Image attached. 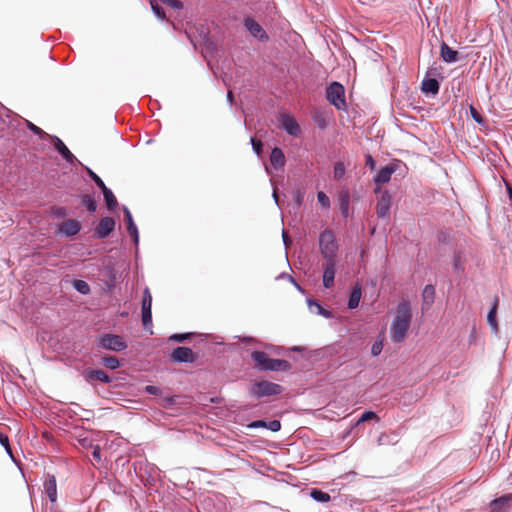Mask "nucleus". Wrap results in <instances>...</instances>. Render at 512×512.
<instances>
[{
  "mask_svg": "<svg viewBox=\"0 0 512 512\" xmlns=\"http://www.w3.org/2000/svg\"><path fill=\"white\" fill-rule=\"evenodd\" d=\"M161 3L166 4L174 9L182 8V3L179 0H159Z\"/></svg>",
  "mask_w": 512,
  "mask_h": 512,
  "instance_id": "nucleus-44",
  "label": "nucleus"
},
{
  "mask_svg": "<svg viewBox=\"0 0 512 512\" xmlns=\"http://www.w3.org/2000/svg\"><path fill=\"white\" fill-rule=\"evenodd\" d=\"M317 198L322 207H324V208L330 207V199L324 192H322V191L318 192Z\"/></svg>",
  "mask_w": 512,
  "mask_h": 512,
  "instance_id": "nucleus-37",
  "label": "nucleus"
},
{
  "mask_svg": "<svg viewBox=\"0 0 512 512\" xmlns=\"http://www.w3.org/2000/svg\"><path fill=\"white\" fill-rule=\"evenodd\" d=\"M150 5L157 17L162 20L165 19V12L163 8L158 4V0H150Z\"/></svg>",
  "mask_w": 512,
  "mask_h": 512,
  "instance_id": "nucleus-36",
  "label": "nucleus"
},
{
  "mask_svg": "<svg viewBox=\"0 0 512 512\" xmlns=\"http://www.w3.org/2000/svg\"><path fill=\"white\" fill-rule=\"evenodd\" d=\"M171 359L174 362L193 363L197 355L188 347H177L172 351Z\"/></svg>",
  "mask_w": 512,
  "mask_h": 512,
  "instance_id": "nucleus-8",
  "label": "nucleus"
},
{
  "mask_svg": "<svg viewBox=\"0 0 512 512\" xmlns=\"http://www.w3.org/2000/svg\"><path fill=\"white\" fill-rule=\"evenodd\" d=\"M507 190H508L509 198L512 201V187L510 185H508V184H507Z\"/></svg>",
  "mask_w": 512,
  "mask_h": 512,
  "instance_id": "nucleus-53",
  "label": "nucleus"
},
{
  "mask_svg": "<svg viewBox=\"0 0 512 512\" xmlns=\"http://www.w3.org/2000/svg\"><path fill=\"white\" fill-rule=\"evenodd\" d=\"M152 296L149 288H145L142 298V324L145 329L152 328Z\"/></svg>",
  "mask_w": 512,
  "mask_h": 512,
  "instance_id": "nucleus-6",
  "label": "nucleus"
},
{
  "mask_svg": "<svg viewBox=\"0 0 512 512\" xmlns=\"http://www.w3.org/2000/svg\"><path fill=\"white\" fill-rule=\"evenodd\" d=\"M251 144H252V147H253V150L255 151V153L257 155H260L261 152H262V147H263V144L261 142V140H258L256 138H251Z\"/></svg>",
  "mask_w": 512,
  "mask_h": 512,
  "instance_id": "nucleus-39",
  "label": "nucleus"
},
{
  "mask_svg": "<svg viewBox=\"0 0 512 512\" xmlns=\"http://www.w3.org/2000/svg\"><path fill=\"white\" fill-rule=\"evenodd\" d=\"M412 320V309L408 301L398 303L390 326V337L394 343H402L408 335Z\"/></svg>",
  "mask_w": 512,
  "mask_h": 512,
  "instance_id": "nucleus-1",
  "label": "nucleus"
},
{
  "mask_svg": "<svg viewBox=\"0 0 512 512\" xmlns=\"http://www.w3.org/2000/svg\"><path fill=\"white\" fill-rule=\"evenodd\" d=\"M371 419H378V416L376 415V413L372 411H366L361 415L360 419L358 420V423L365 422Z\"/></svg>",
  "mask_w": 512,
  "mask_h": 512,
  "instance_id": "nucleus-40",
  "label": "nucleus"
},
{
  "mask_svg": "<svg viewBox=\"0 0 512 512\" xmlns=\"http://www.w3.org/2000/svg\"><path fill=\"white\" fill-rule=\"evenodd\" d=\"M81 229V224L79 221L75 219H69L62 223L60 227V232L66 236H74Z\"/></svg>",
  "mask_w": 512,
  "mask_h": 512,
  "instance_id": "nucleus-18",
  "label": "nucleus"
},
{
  "mask_svg": "<svg viewBox=\"0 0 512 512\" xmlns=\"http://www.w3.org/2000/svg\"><path fill=\"white\" fill-rule=\"evenodd\" d=\"M267 422L264 420H257L248 425L249 428H266Z\"/></svg>",
  "mask_w": 512,
  "mask_h": 512,
  "instance_id": "nucleus-46",
  "label": "nucleus"
},
{
  "mask_svg": "<svg viewBox=\"0 0 512 512\" xmlns=\"http://www.w3.org/2000/svg\"><path fill=\"white\" fill-rule=\"evenodd\" d=\"M273 197L275 198V201L277 202L278 201V195H277L276 190H274V192H273Z\"/></svg>",
  "mask_w": 512,
  "mask_h": 512,
  "instance_id": "nucleus-54",
  "label": "nucleus"
},
{
  "mask_svg": "<svg viewBox=\"0 0 512 512\" xmlns=\"http://www.w3.org/2000/svg\"><path fill=\"white\" fill-rule=\"evenodd\" d=\"M423 304L430 306L435 299V288L433 285H426L422 293Z\"/></svg>",
  "mask_w": 512,
  "mask_h": 512,
  "instance_id": "nucleus-26",
  "label": "nucleus"
},
{
  "mask_svg": "<svg viewBox=\"0 0 512 512\" xmlns=\"http://www.w3.org/2000/svg\"><path fill=\"white\" fill-rule=\"evenodd\" d=\"M396 171L395 165H387L379 170L377 175L374 177V182L377 185L388 183L391 179L392 174Z\"/></svg>",
  "mask_w": 512,
  "mask_h": 512,
  "instance_id": "nucleus-16",
  "label": "nucleus"
},
{
  "mask_svg": "<svg viewBox=\"0 0 512 512\" xmlns=\"http://www.w3.org/2000/svg\"><path fill=\"white\" fill-rule=\"evenodd\" d=\"M348 209H349V195L345 194L343 196V198L341 199V205H340V210L345 217H347V215H348Z\"/></svg>",
  "mask_w": 512,
  "mask_h": 512,
  "instance_id": "nucleus-38",
  "label": "nucleus"
},
{
  "mask_svg": "<svg viewBox=\"0 0 512 512\" xmlns=\"http://www.w3.org/2000/svg\"><path fill=\"white\" fill-rule=\"evenodd\" d=\"M124 215H125V221L127 223L128 233L133 238L135 244H137L138 240H139L138 230H137V227L133 221L132 215L128 208H124Z\"/></svg>",
  "mask_w": 512,
  "mask_h": 512,
  "instance_id": "nucleus-21",
  "label": "nucleus"
},
{
  "mask_svg": "<svg viewBox=\"0 0 512 512\" xmlns=\"http://www.w3.org/2000/svg\"><path fill=\"white\" fill-rule=\"evenodd\" d=\"M270 162L272 166L276 169L282 168L285 165V156L280 148L275 147L272 149L270 155Z\"/></svg>",
  "mask_w": 512,
  "mask_h": 512,
  "instance_id": "nucleus-22",
  "label": "nucleus"
},
{
  "mask_svg": "<svg viewBox=\"0 0 512 512\" xmlns=\"http://www.w3.org/2000/svg\"><path fill=\"white\" fill-rule=\"evenodd\" d=\"M28 128L35 134H38L40 135L43 131L41 128H39L38 126L34 125L33 123H29L28 124Z\"/></svg>",
  "mask_w": 512,
  "mask_h": 512,
  "instance_id": "nucleus-50",
  "label": "nucleus"
},
{
  "mask_svg": "<svg viewBox=\"0 0 512 512\" xmlns=\"http://www.w3.org/2000/svg\"><path fill=\"white\" fill-rule=\"evenodd\" d=\"M43 486L48 498L52 503H54L57 499V485L55 477L48 476V478L44 481Z\"/></svg>",
  "mask_w": 512,
  "mask_h": 512,
  "instance_id": "nucleus-19",
  "label": "nucleus"
},
{
  "mask_svg": "<svg viewBox=\"0 0 512 512\" xmlns=\"http://www.w3.org/2000/svg\"><path fill=\"white\" fill-rule=\"evenodd\" d=\"M282 387L279 384L262 380L252 385L251 393L257 398L278 395L282 392Z\"/></svg>",
  "mask_w": 512,
  "mask_h": 512,
  "instance_id": "nucleus-4",
  "label": "nucleus"
},
{
  "mask_svg": "<svg viewBox=\"0 0 512 512\" xmlns=\"http://www.w3.org/2000/svg\"><path fill=\"white\" fill-rule=\"evenodd\" d=\"M102 362L109 369H116L120 366L119 360L115 356L104 357Z\"/></svg>",
  "mask_w": 512,
  "mask_h": 512,
  "instance_id": "nucleus-33",
  "label": "nucleus"
},
{
  "mask_svg": "<svg viewBox=\"0 0 512 512\" xmlns=\"http://www.w3.org/2000/svg\"><path fill=\"white\" fill-rule=\"evenodd\" d=\"M281 125L282 128L286 130V132L292 136H297L300 132V126L296 122V120L287 114L281 115Z\"/></svg>",
  "mask_w": 512,
  "mask_h": 512,
  "instance_id": "nucleus-13",
  "label": "nucleus"
},
{
  "mask_svg": "<svg viewBox=\"0 0 512 512\" xmlns=\"http://www.w3.org/2000/svg\"><path fill=\"white\" fill-rule=\"evenodd\" d=\"M319 248L324 260H336L338 244L331 230H325L320 234Z\"/></svg>",
  "mask_w": 512,
  "mask_h": 512,
  "instance_id": "nucleus-3",
  "label": "nucleus"
},
{
  "mask_svg": "<svg viewBox=\"0 0 512 512\" xmlns=\"http://www.w3.org/2000/svg\"><path fill=\"white\" fill-rule=\"evenodd\" d=\"M244 25L246 29L256 38L267 40L268 36L261 25L252 18L245 19Z\"/></svg>",
  "mask_w": 512,
  "mask_h": 512,
  "instance_id": "nucleus-12",
  "label": "nucleus"
},
{
  "mask_svg": "<svg viewBox=\"0 0 512 512\" xmlns=\"http://www.w3.org/2000/svg\"><path fill=\"white\" fill-rule=\"evenodd\" d=\"M89 177L95 182V184L101 189V191L107 186L103 182V180L90 168H86Z\"/></svg>",
  "mask_w": 512,
  "mask_h": 512,
  "instance_id": "nucleus-34",
  "label": "nucleus"
},
{
  "mask_svg": "<svg viewBox=\"0 0 512 512\" xmlns=\"http://www.w3.org/2000/svg\"><path fill=\"white\" fill-rule=\"evenodd\" d=\"M383 342H384V336H381L380 339H377L373 343V345L371 347V354H372V356H378L381 353V351L383 349Z\"/></svg>",
  "mask_w": 512,
  "mask_h": 512,
  "instance_id": "nucleus-35",
  "label": "nucleus"
},
{
  "mask_svg": "<svg viewBox=\"0 0 512 512\" xmlns=\"http://www.w3.org/2000/svg\"><path fill=\"white\" fill-rule=\"evenodd\" d=\"M361 293V287L358 285L352 289L348 300V307L350 309H355L358 307L361 298Z\"/></svg>",
  "mask_w": 512,
  "mask_h": 512,
  "instance_id": "nucleus-25",
  "label": "nucleus"
},
{
  "mask_svg": "<svg viewBox=\"0 0 512 512\" xmlns=\"http://www.w3.org/2000/svg\"><path fill=\"white\" fill-rule=\"evenodd\" d=\"M391 200V195L388 191L382 192L376 205V214L378 218L389 219Z\"/></svg>",
  "mask_w": 512,
  "mask_h": 512,
  "instance_id": "nucleus-9",
  "label": "nucleus"
},
{
  "mask_svg": "<svg viewBox=\"0 0 512 512\" xmlns=\"http://www.w3.org/2000/svg\"><path fill=\"white\" fill-rule=\"evenodd\" d=\"M93 456H94L95 458H98V459L100 458V451H99V449H98V448H96V449L93 451Z\"/></svg>",
  "mask_w": 512,
  "mask_h": 512,
  "instance_id": "nucleus-52",
  "label": "nucleus"
},
{
  "mask_svg": "<svg viewBox=\"0 0 512 512\" xmlns=\"http://www.w3.org/2000/svg\"><path fill=\"white\" fill-rule=\"evenodd\" d=\"M305 197V191L298 189L294 194V200L298 206H301Z\"/></svg>",
  "mask_w": 512,
  "mask_h": 512,
  "instance_id": "nucleus-43",
  "label": "nucleus"
},
{
  "mask_svg": "<svg viewBox=\"0 0 512 512\" xmlns=\"http://www.w3.org/2000/svg\"><path fill=\"white\" fill-rule=\"evenodd\" d=\"M73 286L81 294L86 295L90 292V287L88 283L83 280H75Z\"/></svg>",
  "mask_w": 512,
  "mask_h": 512,
  "instance_id": "nucleus-32",
  "label": "nucleus"
},
{
  "mask_svg": "<svg viewBox=\"0 0 512 512\" xmlns=\"http://www.w3.org/2000/svg\"><path fill=\"white\" fill-rule=\"evenodd\" d=\"M227 99H228V101H229L230 103H232V102H233V93H232V91H228V93H227Z\"/></svg>",
  "mask_w": 512,
  "mask_h": 512,
  "instance_id": "nucleus-51",
  "label": "nucleus"
},
{
  "mask_svg": "<svg viewBox=\"0 0 512 512\" xmlns=\"http://www.w3.org/2000/svg\"><path fill=\"white\" fill-rule=\"evenodd\" d=\"M336 260H324L323 268V285L325 288H331L334 285Z\"/></svg>",
  "mask_w": 512,
  "mask_h": 512,
  "instance_id": "nucleus-11",
  "label": "nucleus"
},
{
  "mask_svg": "<svg viewBox=\"0 0 512 512\" xmlns=\"http://www.w3.org/2000/svg\"><path fill=\"white\" fill-rule=\"evenodd\" d=\"M255 367L261 371H289L291 363L283 359H273L263 351H254L251 354Z\"/></svg>",
  "mask_w": 512,
  "mask_h": 512,
  "instance_id": "nucleus-2",
  "label": "nucleus"
},
{
  "mask_svg": "<svg viewBox=\"0 0 512 512\" xmlns=\"http://www.w3.org/2000/svg\"><path fill=\"white\" fill-rule=\"evenodd\" d=\"M115 228V220L112 217H104L100 220L94 230V236L98 239H104Z\"/></svg>",
  "mask_w": 512,
  "mask_h": 512,
  "instance_id": "nucleus-10",
  "label": "nucleus"
},
{
  "mask_svg": "<svg viewBox=\"0 0 512 512\" xmlns=\"http://www.w3.org/2000/svg\"><path fill=\"white\" fill-rule=\"evenodd\" d=\"M470 113H471V116L472 118L477 122V123H482L483 122V118L482 116L480 115V113L476 110V108H474L473 106L470 107Z\"/></svg>",
  "mask_w": 512,
  "mask_h": 512,
  "instance_id": "nucleus-45",
  "label": "nucleus"
},
{
  "mask_svg": "<svg viewBox=\"0 0 512 512\" xmlns=\"http://www.w3.org/2000/svg\"><path fill=\"white\" fill-rule=\"evenodd\" d=\"M310 496L318 501V502H322V503H326L328 501H330L331 497L328 493L326 492H323L321 490H318V489H312L311 492H310Z\"/></svg>",
  "mask_w": 512,
  "mask_h": 512,
  "instance_id": "nucleus-29",
  "label": "nucleus"
},
{
  "mask_svg": "<svg viewBox=\"0 0 512 512\" xmlns=\"http://www.w3.org/2000/svg\"><path fill=\"white\" fill-rule=\"evenodd\" d=\"M266 428L272 432H277L281 429V423L279 420H272L267 422Z\"/></svg>",
  "mask_w": 512,
  "mask_h": 512,
  "instance_id": "nucleus-41",
  "label": "nucleus"
},
{
  "mask_svg": "<svg viewBox=\"0 0 512 512\" xmlns=\"http://www.w3.org/2000/svg\"><path fill=\"white\" fill-rule=\"evenodd\" d=\"M464 263L465 259L463 258V255L460 251H457L454 253L453 256V267L454 270L457 272H463L464 271Z\"/></svg>",
  "mask_w": 512,
  "mask_h": 512,
  "instance_id": "nucleus-28",
  "label": "nucleus"
},
{
  "mask_svg": "<svg viewBox=\"0 0 512 512\" xmlns=\"http://www.w3.org/2000/svg\"><path fill=\"white\" fill-rule=\"evenodd\" d=\"M0 443L5 447L8 453L11 454V448L9 445V438L6 435H0Z\"/></svg>",
  "mask_w": 512,
  "mask_h": 512,
  "instance_id": "nucleus-47",
  "label": "nucleus"
},
{
  "mask_svg": "<svg viewBox=\"0 0 512 512\" xmlns=\"http://www.w3.org/2000/svg\"><path fill=\"white\" fill-rule=\"evenodd\" d=\"M54 148L68 163L73 164L75 161H77L76 157L58 137H54Z\"/></svg>",
  "mask_w": 512,
  "mask_h": 512,
  "instance_id": "nucleus-15",
  "label": "nucleus"
},
{
  "mask_svg": "<svg viewBox=\"0 0 512 512\" xmlns=\"http://www.w3.org/2000/svg\"><path fill=\"white\" fill-rule=\"evenodd\" d=\"M440 56L443 61L447 63H453L457 61L458 52L449 47L445 42L441 44L440 47Z\"/></svg>",
  "mask_w": 512,
  "mask_h": 512,
  "instance_id": "nucleus-20",
  "label": "nucleus"
},
{
  "mask_svg": "<svg viewBox=\"0 0 512 512\" xmlns=\"http://www.w3.org/2000/svg\"><path fill=\"white\" fill-rule=\"evenodd\" d=\"M439 82L435 78H428L422 82V92L426 94L436 95L439 92Z\"/></svg>",
  "mask_w": 512,
  "mask_h": 512,
  "instance_id": "nucleus-24",
  "label": "nucleus"
},
{
  "mask_svg": "<svg viewBox=\"0 0 512 512\" xmlns=\"http://www.w3.org/2000/svg\"><path fill=\"white\" fill-rule=\"evenodd\" d=\"M82 204L87 208L89 212H95L97 208V204L95 200L90 195H83Z\"/></svg>",
  "mask_w": 512,
  "mask_h": 512,
  "instance_id": "nucleus-30",
  "label": "nucleus"
},
{
  "mask_svg": "<svg viewBox=\"0 0 512 512\" xmlns=\"http://www.w3.org/2000/svg\"><path fill=\"white\" fill-rule=\"evenodd\" d=\"M105 203L109 210H114L118 205L117 199L114 196L113 192L109 188H104L102 190Z\"/></svg>",
  "mask_w": 512,
  "mask_h": 512,
  "instance_id": "nucleus-27",
  "label": "nucleus"
},
{
  "mask_svg": "<svg viewBox=\"0 0 512 512\" xmlns=\"http://www.w3.org/2000/svg\"><path fill=\"white\" fill-rule=\"evenodd\" d=\"M284 241L286 242V233L283 232Z\"/></svg>",
  "mask_w": 512,
  "mask_h": 512,
  "instance_id": "nucleus-55",
  "label": "nucleus"
},
{
  "mask_svg": "<svg viewBox=\"0 0 512 512\" xmlns=\"http://www.w3.org/2000/svg\"><path fill=\"white\" fill-rule=\"evenodd\" d=\"M346 168L343 162H337L334 165L333 176L336 180H340L344 177Z\"/></svg>",
  "mask_w": 512,
  "mask_h": 512,
  "instance_id": "nucleus-31",
  "label": "nucleus"
},
{
  "mask_svg": "<svg viewBox=\"0 0 512 512\" xmlns=\"http://www.w3.org/2000/svg\"><path fill=\"white\" fill-rule=\"evenodd\" d=\"M192 334L191 333H184V334H173L170 336V340L176 341V342H183L186 339L190 338Z\"/></svg>",
  "mask_w": 512,
  "mask_h": 512,
  "instance_id": "nucleus-42",
  "label": "nucleus"
},
{
  "mask_svg": "<svg viewBox=\"0 0 512 512\" xmlns=\"http://www.w3.org/2000/svg\"><path fill=\"white\" fill-rule=\"evenodd\" d=\"M380 191V188H376L375 192L378 193Z\"/></svg>",
  "mask_w": 512,
  "mask_h": 512,
  "instance_id": "nucleus-56",
  "label": "nucleus"
},
{
  "mask_svg": "<svg viewBox=\"0 0 512 512\" xmlns=\"http://www.w3.org/2000/svg\"><path fill=\"white\" fill-rule=\"evenodd\" d=\"M86 381L92 383L94 381L102 383H110L111 377L103 370H86L84 372Z\"/></svg>",
  "mask_w": 512,
  "mask_h": 512,
  "instance_id": "nucleus-14",
  "label": "nucleus"
},
{
  "mask_svg": "<svg viewBox=\"0 0 512 512\" xmlns=\"http://www.w3.org/2000/svg\"><path fill=\"white\" fill-rule=\"evenodd\" d=\"M498 305H499V298L495 297L493 306L487 314V322L490 325V327L494 333L498 332V323H497V319H496Z\"/></svg>",
  "mask_w": 512,
  "mask_h": 512,
  "instance_id": "nucleus-23",
  "label": "nucleus"
},
{
  "mask_svg": "<svg viewBox=\"0 0 512 512\" xmlns=\"http://www.w3.org/2000/svg\"><path fill=\"white\" fill-rule=\"evenodd\" d=\"M101 344L105 349L112 351H122L127 348L126 342L119 335L106 334L101 339Z\"/></svg>",
  "mask_w": 512,
  "mask_h": 512,
  "instance_id": "nucleus-7",
  "label": "nucleus"
},
{
  "mask_svg": "<svg viewBox=\"0 0 512 512\" xmlns=\"http://www.w3.org/2000/svg\"><path fill=\"white\" fill-rule=\"evenodd\" d=\"M145 391L149 394H152V395H159L160 394V389L156 386H153V385H147L145 387Z\"/></svg>",
  "mask_w": 512,
  "mask_h": 512,
  "instance_id": "nucleus-49",
  "label": "nucleus"
},
{
  "mask_svg": "<svg viewBox=\"0 0 512 512\" xmlns=\"http://www.w3.org/2000/svg\"><path fill=\"white\" fill-rule=\"evenodd\" d=\"M365 164L366 166H368L371 170H374L375 169V160L373 159V157L370 155V154H367L365 156Z\"/></svg>",
  "mask_w": 512,
  "mask_h": 512,
  "instance_id": "nucleus-48",
  "label": "nucleus"
},
{
  "mask_svg": "<svg viewBox=\"0 0 512 512\" xmlns=\"http://www.w3.org/2000/svg\"><path fill=\"white\" fill-rule=\"evenodd\" d=\"M327 99L337 109H344L346 106L345 102V90L342 84L339 82H332L327 88Z\"/></svg>",
  "mask_w": 512,
  "mask_h": 512,
  "instance_id": "nucleus-5",
  "label": "nucleus"
},
{
  "mask_svg": "<svg viewBox=\"0 0 512 512\" xmlns=\"http://www.w3.org/2000/svg\"><path fill=\"white\" fill-rule=\"evenodd\" d=\"M510 500H512V495H504L493 500L490 503V512H508Z\"/></svg>",
  "mask_w": 512,
  "mask_h": 512,
  "instance_id": "nucleus-17",
  "label": "nucleus"
}]
</instances>
